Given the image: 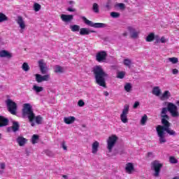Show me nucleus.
<instances>
[{
  "mask_svg": "<svg viewBox=\"0 0 179 179\" xmlns=\"http://www.w3.org/2000/svg\"><path fill=\"white\" fill-rule=\"evenodd\" d=\"M32 90L36 93V94H38V93H41V92H44V87L37 85L34 84L32 86Z\"/></svg>",
  "mask_w": 179,
  "mask_h": 179,
  "instance_id": "nucleus-21",
  "label": "nucleus"
},
{
  "mask_svg": "<svg viewBox=\"0 0 179 179\" xmlns=\"http://www.w3.org/2000/svg\"><path fill=\"white\" fill-rule=\"evenodd\" d=\"M71 31H79L80 30V27L79 25L73 24L70 26Z\"/></svg>",
  "mask_w": 179,
  "mask_h": 179,
  "instance_id": "nucleus-36",
  "label": "nucleus"
},
{
  "mask_svg": "<svg viewBox=\"0 0 179 179\" xmlns=\"http://www.w3.org/2000/svg\"><path fill=\"white\" fill-rule=\"evenodd\" d=\"M7 108L10 113V114H13V115H16V111H17V104L12 101V99H8L6 101Z\"/></svg>",
  "mask_w": 179,
  "mask_h": 179,
  "instance_id": "nucleus-9",
  "label": "nucleus"
},
{
  "mask_svg": "<svg viewBox=\"0 0 179 179\" xmlns=\"http://www.w3.org/2000/svg\"><path fill=\"white\" fill-rule=\"evenodd\" d=\"M152 93L156 97H160L162 95V89L159 86H155L152 88Z\"/></svg>",
  "mask_w": 179,
  "mask_h": 179,
  "instance_id": "nucleus-20",
  "label": "nucleus"
},
{
  "mask_svg": "<svg viewBox=\"0 0 179 179\" xmlns=\"http://www.w3.org/2000/svg\"><path fill=\"white\" fill-rule=\"evenodd\" d=\"M157 135L159 137V142L161 145L163 143H166L167 142V139H166V137L164 136V132L163 131V126L158 125L156 128Z\"/></svg>",
  "mask_w": 179,
  "mask_h": 179,
  "instance_id": "nucleus-11",
  "label": "nucleus"
},
{
  "mask_svg": "<svg viewBox=\"0 0 179 179\" xmlns=\"http://www.w3.org/2000/svg\"><path fill=\"white\" fill-rule=\"evenodd\" d=\"M105 8H106L107 10H110L111 9V1H108L106 4L105 5Z\"/></svg>",
  "mask_w": 179,
  "mask_h": 179,
  "instance_id": "nucleus-44",
  "label": "nucleus"
},
{
  "mask_svg": "<svg viewBox=\"0 0 179 179\" xmlns=\"http://www.w3.org/2000/svg\"><path fill=\"white\" fill-rule=\"evenodd\" d=\"M106 59H107V52L106 51H101L96 53V60L98 62H106Z\"/></svg>",
  "mask_w": 179,
  "mask_h": 179,
  "instance_id": "nucleus-15",
  "label": "nucleus"
},
{
  "mask_svg": "<svg viewBox=\"0 0 179 179\" xmlns=\"http://www.w3.org/2000/svg\"><path fill=\"white\" fill-rule=\"evenodd\" d=\"M93 72L95 78V82L99 86L102 87H106V78H108V74L101 66H95L93 69Z\"/></svg>",
  "mask_w": 179,
  "mask_h": 179,
  "instance_id": "nucleus-1",
  "label": "nucleus"
},
{
  "mask_svg": "<svg viewBox=\"0 0 179 179\" xmlns=\"http://www.w3.org/2000/svg\"><path fill=\"white\" fill-rule=\"evenodd\" d=\"M16 23L18 24L20 33H24V30L27 29V24H26L24 18H23L22 16H18L16 19Z\"/></svg>",
  "mask_w": 179,
  "mask_h": 179,
  "instance_id": "nucleus-6",
  "label": "nucleus"
},
{
  "mask_svg": "<svg viewBox=\"0 0 179 179\" xmlns=\"http://www.w3.org/2000/svg\"><path fill=\"white\" fill-rule=\"evenodd\" d=\"M9 124V120L3 116H0V127H6Z\"/></svg>",
  "mask_w": 179,
  "mask_h": 179,
  "instance_id": "nucleus-27",
  "label": "nucleus"
},
{
  "mask_svg": "<svg viewBox=\"0 0 179 179\" xmlns=\"http://www.w3.org/2000/svg\"><path fill=\"white\" fill-rule=\"evenodd\" d=\"M0 57L1 58H12V53L8 52L7 50H1Z\"/></svg>",
  "mask_w": 179,
  "mask_h": 179,
  "instance_id": "nucleus-23",
  "label": "nucleus"
},
{
  "mask_svg": "<svg viewBox=\"0 0 179 179\" xmlns=\"http://www.w3.org/2000/svg\"><path fill=\"white\" fill-rule=\"evenodd\" d=\"M63 178H68V176H63Z\"/></svg>",
  "mask_w": 179,
  "mask_h": 179,
  "instance_id": "nucleus-56",
  "label": "nucleus"
},
{
  "mask_svg": "<svg viewBox=\"0 0 179 179\" xmlns=\"http://www.w3.org/2000/svg\"><path fill=\"white\" fill-rule=\"evenodd\" d=\"M60 19L62 20V22H64V23H69L73 20V16L72 15L62 14L60 16Z\"/></svg>",
  "mask_w": 179,
  "mask_h": 179,
  "instance_id": "nucleus-19",
  "label": "nucleus"
},
{
  "mask_svg": "<svg viewBox=\"0 0 179 179\" xmlns=\"http://www.w3.org/2000/svg\"><path fill=\"white\" fill-rule=\"evenodd\" d=\"M83 20L85 22V24L87 26H90L91 27H95V29H104V27H107V24L104 23H94L93 22L87 20L85 17H82Z\"/></svg>",
  "mask_w": 179,
  "mask_h": 179,
  "instance_id": "nucleus-7",
  "label": "nucleus"
},
{
  "mask_svg": "<svg viewBox=\"0 0 179 179\" xmlns=\"http://www.w3.org/2000/svg\"><path fill=\"white\" fill-rule=\"evenodd\" d=\"M128 114H129V105L126 104L124 106L120 114V120L123 124H127V122H128Z\"/></svg>",
  "mask_w": 179,
  "mask_h": 179,
  "instance_id": "nucleus-10",
  "label": "nucleus"
},
{
  "mask_svg": "<svg viewBox=\"0 0 179 179\" xmlns=\"http://www.w3.org/2000/svg\"><path fill=\"white\" fill-rule=\"evenodd\" d=\"M0 139H1V134H0Z\"/></svg>",
  "mask_w": 179,
  "mask_h": 179,
  "instance_id": "nucleus-57",
  "label": "nucleus"
},
{
  "mask_svg": "<svg viewBox=\"0 0 179 179\" xmlns=\"http://www.w3.org/2000/svg\"><path fill=\"white\" fill-rule=\"evenodd\" d=\"M68 12H76V9H75L74 8L72 7H69L67 8Z\"/></svg>",
  "mask_w": 179,
  "mask_h": 179,
  "instance_id": "nucleus-49",
  "label": "nucleus"
},
{
  "mask_svg": "<svg viewBox=\"0 0 179 179\" xmlns=\"http://www.w3.org/2000/svg\"><path fill=\"white\" fill-rule=\"evenodd\" d=\"M171 73H173V75H178V69H173L171 70Z\"/></svg>",
  "mask_w": 179,
  "mask_h": 179,
  "instance_id": "nucleus-47",
  "label": "nucleus"
},
{
  "mask_svg": "<svg viewBox=\"0 0 179 179\" xmlns=\"http://www.w3.org/2000/svg\"><path fill=\"white\" fill-rule=\"evenodd\" d=\"M34 121L36 122V124H43V117L40 115L38 116H35V117L34 118Z\"/></svg>",
  "mask_w": 179,
  "mask_h": 179,
  "instance_id": "nucleus-35",
  "label": "nucleus"
},
{
  "mask_svg": "<svg viewBox=\"0 0 179 179\" xmlns=\"http://www.w3.org/2000/svg\"><path fill=\"white\" fill-rule=\"evenodd\" d=\"M146 122H148V115H144L141 119L140 124L141 125L145 126L146 125Z\"/></svg>",
  "mask_w": 179,
  "mask_h": 179,
  "instance_id": "nucleus-32",
  "label": "nucleus"
},
{
  "mask_svg": "<svg viewBox=\"0 0 179 179\" xmlns=\"http://www.w3.org/2000/svg\"><path fill=\"white\" fill-rule=\"evenodd\" d=\"M76 120V118L73 116L66 117L64 118V121L65 124H67V125L73 124V122H75Z\"/></svg>",
  "mask_w": 179,
  "mask_h": 179,
  "instance_id": "nucleus-24",
  "label": "nucleus"
},
{
  "mask_svg": "<svg viewBox=\"0 0 179 179\" xmlns=\"http://www.w3.org/2000/svg\"><path fill=\"white\" fill-rule=\"evenodd\" d=\"M103 94H104V96H106V97L108 96V92H107V91H105L104 92H103Z\"/></svg>",
  "mask_w": 179,
  "mask_h": 179,
  "instance_id": "nucleus-53",
  "label": "nucleus"
},
{
  "mask_svg": "<svg viewBox=\"0 0 179 179\" xmlns=\"http://www.w3.org/2000/svg\"><path fill=\"white\" fill-rule=\"evenodd\" d=\"M69 3H70V5H73V3H75V1H69Z\"/></svg>",
  "mask_w": 179,
  "mask_h": 179,
  "instance_id": "nucleus-54",
  "label": "nucleus"
},
{
  "mask_svg": "<svg viewBox=\"0 0 179 179\" xmlns=\"http://www.w3.org/2000/svg\"><path fill=\"white\" fill-rule=\"evenodd\" d=\"M8 21V17L3 13H0V23Z\"/></svg>",
  "mask_w": 179,
  "mask_h": 179,
  "instance_id": "nucleus-33",
  "label": "nucleus"
},
{
  "mask_svg": "<svg viewBox=\"0 0 179 179\" xmlns=\"http://www.w3.org/2000/svg\"><path fill=\"white\" fill-rule=\"evenodd\" d=\"M168 62L171 64H178V58L177 57H169L168 58Z\"/></svg>",
  "mask_w": 179,
  "mask_h": 179,
  "instance_id": "nucleus-40",
  "label": "nucleus"
},
{
  "mask_svg": "<svg viewBox=\"0 0 179 179\" xmlns=\"http://www.w3.org/2000/svg\"><path fill=\"white\" fill-rule=\"evenodd\" d=\"M124 76H125L124 71H120L117 73V78H118L119 79H124Z\"/></svg>",
  "mask_w": 179,
  "mask_h": 179,
  "instance_id": "nucleus-43",
  "label": "nucleus"
},
{
  "mask_svg": "<svg viewBox=\"0 0 179 179\" xmlns=\"http://www.w3.org/2000/svg\"><path fill=\"white\" fill-rule=\"evenodd\" d=\"M22 69L24 72H29V71H30V66H29L27 62H24L22 66Z\"/></svg>",
  "mask_w": 179,
  "mask_h": 179,
  "instance_id": "nucleus-30",
  "label": "nucleus"
},
{
  "mask_svg": "<svg viewBox=\"0 0 179 179\" xmlns=\"http://www.w3.org/2000/svg\"><path fill=\"white\" fill-rule=\"evenodd\" d=\"M5 167H6V165L5 164V163L0 164V169H1V170H5Z\"/></svg>",
  "mask_w": 179,
  "mask_h": 179,
  "instance_id": "nucleus-51",
  "label": "nucleus"
},
{
  "mask_svg": "<svg viewBox=\"0 0 179 179\" xmlns=\"http://www.w3.org/2000/svg\"><path fill=\"white\" fill-rule=\"evenodd\" d=\"M167 111H169L173 118H177L179 117L178 110L177 109V106L171 102H168L167 108H163L161 113V117L162 120H169V115H167Z\"/></svg>",
  "mask_w": 179,
  "mask_h": 179,
  "instance_id": "nucleus-2",
  "label": "nucleus"
},
{
  "mask_svg": "<svg viewBox=\"0 0 179 179\" xmlns=\"http://www.w3.org/2000/svg\"><path fill=\"white\" fill-rule=\"evenodd\" d=\"M156 42L157 43H162V44H164L165 43H167L169 41V39L166 38L164 36H162L160 38L156 37Z\"/></svg>",
  "mask_w": 179,
  "mask_h": 179,
  "instance_id": "nucleus-29",
  "label": "nucleus"
},
{
  "mask_svg": "<svg viewBox=\"0 0 179 179\" xmlns=\"http://www.w3.org/2000/svg\"><path fill=\"white\" fill-rule=\"evenodd\" d=\"M78 106L79 107H84L85 106V101H83V100L80 99L78 101Z\"/></svg>",
  "mask_w": 179,
  "mask_h": 179,
  "instance_id": "nucleus-46",
  "label": "nucleus"
},
{
  "mask_svg": "<svg viewBox=\"0 0 179 179\" xmlns=\"http://www.w3.org/2000/svg\"><path fill=\"white\" fill-rule=\"evenodd\" d=\"M90 33H96L94 31H90L87 28H81L80 29V36H87L90 34Z\"/></svg>",
  "mask_w": 179,
  "mask_h": 179,
  "instance_id": "nucleus-22",
  "label": "nucleus"
},
{
  "mask_svg": "<svg viewBox=\"0 0 179 179\" xmlns=\"http://www.w3.org/2000/svg\"><path fill=\"white\" fill-rule=\"evenodd\" d=\"M152 40H155V34L151 33L146 37V41H148V43H150Z\"/></svg>",
  "mask_w": 179,
  "mask_h": 179,
  "instance_id": "nucleus-38",
  "label": "nucleus"
},
{
  "mask_svg": "<svg viewBox=\"0 0 179 179\" xmlns=\"http://www.w3.org/2000/svg\"><path fill=\"white\" fill-rule=\"evenodd\" d=\"M124 170L125 173L127 174H134V173H135V166H134V164L129 162L126 164Z\"/></svg>",
  "mask_w": 179,
  "mask_h": 179,
  "instance_id": "nucleus-16",
  "label": "nucleus"
},
{
  "mask_svg": "<svg viewBox=\"0 0 179 179\" xmlns=\"http://www.w3.org/2000/svg\"><path fill=\"white\" fill-rule=\"evenodd\" d=\"M123 64L124 65H125V66L131 68V65H132V61H131V59H124L123 61Z\"/></svg>",
  "mask_w": 179,
  "mask_h": 179,
  "instance_id": "nucleus-34",
  "label": "nucleus"
},
{
  "mask_svg": "<svg viewBox=\"0 0 179 179\" xmlns=\"http://www.w3.org/2000/svg\"><path fill=\"white\" fill-rule=\"evenodd\" d=\"M91 148L92 155H97L99 148H100V143H99V141H94L92 143Z\"/></svg>",
  "mask_w": 179,
  "mask_h": 179,
  "instance_id": "nucleus-18",
  "label": "nucleus"
},
{
  "mask_svg": "<svg viewBox=\"0 0 179 179\" xmlns=\"http://www.w3.org/2000/svg\"><path fill=\"white\" fill-rule=\"evenodd\" d=\"M62 148L64 149V150H68V148L66 147V145L65 144V142H63L62 143Z\"/></svg>",
  "mask_w": 179,
  "mask_h": 179,
  "instance_id": "nucleus-52",
  "label": "nucleus"
},
{
  "mask_svg": "<svg viewBox=\"0 0 179 179\" xmlns=\"http://www.w3.org/2000/svg\"><path fill=\"white\" fill-rule=\"evenodd\" d=\"M139 107V101H136L133 106L134 108H138Z\"/></svg>",
  "mask_w": 179,
  "mask_h": 179,
  "instance_id": "nucleus-50",
  "label": "nucleus"
},
{
  "mask_svg": "<svg viewBox=\"0 0 179 179\" xmlns=\"http://www.w3.org/2000/svg\"><path fill=\"white\" fill-rule=\"evenodd\" d=\"M27 142V139L22 136H20L17 138V143H18L19 146H24Z\"/></svg>",
  "mask_w": 179,
  "mask_h": 179,
  "instance_id": "nucleus-28",
  "label": "nucleus"
},
{
  "mask_svg": "<svg viewBox=\"0 0 179 179\" xmlns=\"http://www.w3.org/2000/svg\"><path fill=\"white\" fill-rule=\"evenodd\" d=\"M118 8L120 9H125V4L120 3L117 4Z\"/></svg>",
  "mask_w": 179,
  "mask_h": 179,
  "instance_id": "nucleus-48",
  "label": "nucleus"
},
{
  "mask_svg": "<svg viewBox=\"0 0 179 179\" xmlns=\"http://www.w3.org/2000/svg\"><path fill=\"white\" fill-rule=\"evenodd\" d=\"M117 142H118V136L115 134H112L108 138V139L106 140V143L107 149L109 153H111V152H113V149H114V146H115Z\"/></svg>",
  "mask_w": 179,
  "mask_h": 179,
  "instance_id": "nucleus-4",
  "label": "nucleus"
},
{
  "mask_svg": "<svg viewBox=\"0 0 179 179\" xmlns=\"http://www.w3.org/2000/svg\"><path fill=\"white\" fill-rule=\"evenodd\" d=\"M38 135L34 134L31 138V143L33 145H35V143H37L38 142Z\"/></svg>",
  "mask_w": 179,
  "mask_h": 179,
  "instance_id": "nucleus-39",
  "label": "nucleus"
},
{
  "mask_svg": "<svg viewBox=\"0 0 179 179\" xmlns=\"http://www.w3.org/2000/svg\"><path fill=\"white\" fill-rule=\"evenodd\" d=\"M162 122L164 126H162V129L164 132H167L170 135H176V131L174 130L170 129V123L166 119H162Z\"/></svg>",
  "mask_w": 179,
  "mask_h": 179,
  "instance_id": "nucleus-13",
  "label": "nucleus"
},
{
  "mask_svg": "<svg viewBox=\"0 0 179 179\" xmlns=\"http://www.w3.org/2000/svg\"><path fill=\"white\" fill-rule=\"evenodd\" d=\"M33 8H34V10L35 12H39L41 9V5H40L38 3H34V6H33Z\"/></svg>",
  "mask_w": 179,
  "mask_h": 179,
  "instance_id": "nucleus-37",
  "label": "nucleus"
},
{
  "mask_svg": "<svg viewBox=\"0 0 179 179\" xmlns=\"http://www.w3.org/2000/svg\"><path fill=\"white\" fill-rule=\"evenodd\" d=\"M169 162L171 164H177V163H178V160L177 159H176V157H169Z\"/></svg>",
  "mask_w": 179,
  "mask_h": 179,
  "instance_id": "nucleus-41",
  "label": "nucleus"
},
{
  "mask_svg": "<svg viewBox=\"0 0 179 179\" xmlns=\"http://www.w3.org/2000/svg\"><path fill=\"white\" fill-rule=\"evenodd\" d=\"M31 108L32 107L30 103H24L22 108V117L23 118H28L29 122H31V127H34V125H36L34 123L36 115Z\"/></svg>",
  "mask_w": 179,
  "mask_h": 179,
  "instance_id": "nucleus-3",
  "label": "nucleus"
},
{
  "mask_svg": "<svg viewBox=\"0 0 179 179\" xmlns=\"http://www.w3.org/2000/svg\"><path fill=\"white\" fill-rule=\"evenodd\" d=\"M10 129L13 130V132H16L19 131V122H13V126L11 127H8V131L10 132Z\"/></svg>",
  "mask_w": 179,
  "mask_h": 179,
  "instance_id": "nucleus-25",
  "label": "nucleus"
},
{
  "mask_svg": "<svg viewBox=\"0 0 179 179\" xmlns=\"http://www.w3.org/2000/svg\"><path fill=\"white\" fill-rule=\"evenodd\" d=\"M38 64L42 75H45L49 71L48 66H47V63H45L44 59H41L38 60Z\"/></svg>",
  "mask_w": 179,
  "mask_h": 179,
  "instance_id": "nucleus-14",
  "label": "nucleus"
},
{
  "mask_svg": "<svg viewBox=\"0 0 179 179\" xmlns=\"http://www.w3.org/2000/svg\"><path fill=\"white\" fill-rule=\"evenodd\" d=\"M124 90L127 92V93H130V92L132 91V85H131L129 83H127L124 85Z\"/></svg>",
  "mask_w": 179,
  "mask_h": 179,
  "instance_id": "nucleus-31",
  "label": "nucleus"
},
{
  "mask_svg": "<svg viewBox=\"0 0 179 179\" xmlns=\"http://www.w3.org/2000/svg\"><path fill=\"white\" fill-rule=\"evenodd\" d=\"M162 167H163V164L160 161L155 160L151 162V170L154 171V177H159L160 176Z\"/></svg>",
  "mask_w": 179,
  "mask_h": 179,
  "instance_id": "nucleus-5",
  "label": "nucleus"
},
{
  "mask_svg": "<svg viewBox=\"0 0 179 179\" xmlns=\"http://www.w3.org/2000/svg\"><path fill=\"white\" fill-rule=\"evenodd\" d=\"M171 98V92L169 90H165L162 94H161L159 99L162 101H166Z\"/></svg>",
  "mask_w": 179,
  "mask_h": 179,
  "instance_id": "nucleus-17",
  "label": "nucleus"
},
{
  "mask_svg": "<svg viewBox=\"0 0 179 179\" xmlns=\"http://www.w3.org/2000/svg\"><path fill=\"white\" fill-rule=\"evenodd\" d=\"M127 31H125L122 34L123 37H127L128 36L129 33L130 37H131V38H138V37L139 36V31H136L134 27H128L127 28Z\"/></svg>",
  "mask_w": 179,
  "mask_h": 179,
  "instance_id": "nucleus-8",
  "label": "nucleus"
},
{
  "mask_svg": "<svg viewBox=\"0 0 179 179\" xmlns=\"http://www.w3.org/2000/svg\"><path fill=\"white\" fill-rule=\"evenodd\" d=\"M92 9L95 13H99V4L96 3H94L92 6Z\"/></svg>",
  "mask_w": 179,
  "mask_h": 179,
  "instance_id": "nucleus-42",
  "label": "nucleus"
},
{
  "mask_svg": "<svg viewBox=\"0 0 179 179\" xmlns=\"http://www.w3.org/2000/svg\"><path fill=\"white\" fill-rule=\"evenodd\" d=\"M35 80L37 83H42V82H50L51 80V74H35Z\"/></svg>",
  "mask_w": 179,
  "mask_h": 179,
  "instance_id": "nucleus-12",
  "label": "nucleus"
},
{
  "mask_svg": "<svg viewBox=\"0 0 179 179\" xmlns=\"http://www.w3.org/2000/svg\"><path fill=\"white\" fill-rule=\"evenodd\" d=\"M53 69L55 73H64L65 72V68L59 65L55 66Z\"/></svg>",
  "mask_w": 179,
  "mask_h": 179,
  "instance_id": "nucleus-26",
  "label": "nucleus"
},
{
  "mask_svg": "<svg viewBox=\"0 0 179 179\" xmlns=\"http://www.w3.org/2000/svg\"><path fill=\"white\" fill-rule=\"evenodd\" d=\"M110 16L112 17H120V13H115V12H112V13H110Z\"/></svg>",
  "mask_w": 179,
  "mask_h": 179,
  "instance_id": "nucleus-45",
  "label": "nucleus"
},
{
  "mask_svg": "<svg viewBox=\"0 0 179 179\" xmlns=\"http://www.w3.org/2000/svg\"><path fill=\"white\" fill-rule=\"evenodd\" d=\"M173 179H179V177L178 176H176Z\"/></svg>",
  "mask_w": 179,
  "mask_h": 179,
  "instance_id": "nucleus-55",
  "label": "nucleus"
}]
</instances>
